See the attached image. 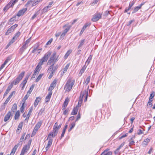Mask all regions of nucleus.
<instances>
[{
	"instance_id": "nucleus-1",
	"label": "nucleus",
	"mask_w": 155,
	"mask_h": 155,
	"mask_svg": "<svg viewBox=\"0 0 155 155\" xmlns=\"http://www.w3.org/2000/svg\"><path fill=\"white\" fill-rule=\"evenodd\" d=\"M51 54V52L50 51H48L45 54L36 67L34 71V75H37L38 74L41 68V66L43 64L44 62L47 61Z\"/></svg>"
},
{
	"instance_id": "nucleus-2",
	"label": "nucleus",
	"mask_w": 155,
	"mask_h": 155,
	"mask_svg": "<svg viewBox=\"0 0 155 155\" xmlns=\"http://www.w3.org/2000/svg\"><path fill=\"white\" fill-rule=\"evenodd\" d=\"M74 81L72 80L71 79H69L68 80L64 87V89L66 91L68 92L71 89L74 84Z\"/></svg>"
},
{
	"instance_id": "nucleus-3",
	"label": "nucleus",
	"mask_w": 155,
	"mask_h": 155,
	"mask_svg": "<svg viewBox=\"0 0 155 155\" xmlns=\"http://www.w3.org/2000/svg\"><path fill=\"white\" fill-rule=\"evenodd\" d=\"M54 63L52 64L48 70V72L50 74L48 78L49 79L51 78L53 75V74L57 69V67L56 66L54 67Z\"/></svg>"
},
{
	"instance_id": "nucleus-4",
	"label": "nucleus",
	"mask_w": 155,
	"mask_h": 155,
	"mask_svg": "<svg viewBox=\"0 0 155 155\" xmlns=\"http://www.w3.org/2000/svg\"><path fill=\"white\" fill-rule=\"evenodd\" d=\"M61 124H60L57 127V128L55 127H53V132H50L48 134V137H50V136H51L52 137H54L57 135L58 132V130L61 127Z\"/></svg>"
},
{
	"instance_id": "nucleus-5",
	"label": "nucleus",
	"mask_w": 155,
	"mask_h": 155,
	"mask_svg": "<svg viewBox=\"0 0 155 155\" xmlns=\"http://www.w3.org/2000/svg\"><path fill=\"white\" fill-rule=\"evenodd\" d=\"M56 53L54 52L52 54L49 60L48 61L47 65H50L51 63H52V64L54 63H55L58 60L57 58H56Z\"/></svg>"
},
{
	"instance_id": "nucleus-6",
	"label": "nucleus",
	"mask_w": 155,
	"mask_h": 155,
	"mask_svg": "<svg viewBox=\"0 0 155 155\" xmlns=\"http://www.w3.org/2000/svg\"><path fill=\"white\" fill-rule=\"evenodd\" d=\"M31 142V140L28 141V144L25 145L21 151V153H22L24 154L25 153L27 152L30 148Z\"/></svg>"
},
{
	"instance_id": "nucleus-7",
	"label": "nucleus",
	"mask_w": 155,
	"mask_h": 155,
	"mask_svg": "<svg viewBox=\"0 0 155 155\" xmlns=\"http://www.w3.org/2000/svg\"><path fill=\"white\" fill-rule=\"evenodd\" d=\"M18 1H14L12 3L10 2L3 9V11L5 12L10 7H13L15 3L17 2Z\"/></svg>"
},
{
	"instance_id": "nucleus-8",
	"label": "nucleus",
	"mask_w": 155,
	"mask_h": 155,
	"mask_svg": "<svg viewBox=\"0 0 155 155\" xmlns=\"http://www.w3.org/2000/svg\"><path fill=\"white\" fill-rule=\"evenodd\" d=\"M18 26V24H15L11 26L8 29L7 31L6 32L5 34V35H8L10 33L13 31Z\"/></svg>"
},
{
	"instance_id": "nucleus-9",
	"label": "nucleus",
	"mask_w": 155,
	"mask_h": 155,
	"mask_svg": "<svg viewBox=\"0 0 155 155\" xmlns=\"http://www.w3.org/2000/svg\"><path fill=\"white\" fill-rule=\"evenodd\" d=\"M53 3V2H51L49 3L48 5L45 7L41 10L42 13L47 12L48 11L51 9V5Z\"/></svg>"
},
{
	"instance_id": "nucleus-10",
	"label": "nucleus",
	"mask_w": 155,
	"mask_h": 155,
	"mask_svg": "<svg viewBox=\"0 0 155 155\" xmlns=\"http://www.w3.org/2000/svg\"><path fill=\"white\" fill-rule=\"evenodd\" d=\"M101 14L99 13H97L95 14L91 19L93 21H96L99 20L101 18Z\"/></svg>"
},
{
	"instance_id": "nucleus-11",
	"label": "nucleus",
	"mask_w": 155,
	"mask_h": 155,
	"mask_svg": "<svg viewBox=\"0 0 155 155\" xmlns=\"http://www.w3.org/2000/svg\"><path fill=\"white\" fill-rule=\"evenodd\" d=\"M51 137H52L51 136H50V137H48V138L47 140L48 139V140L47 145L45 147L46 151H47L48 150L52 145L53 140L51 138Z\"/></svg>"
},
{
	"instance_id": "nucleus-12",
	"label": "nucleus",
	"mask_w": 155,
	"mask_h": 155,
	"mask_svg": "<svg viewBox=\"0 0 155 155\" xmlns=\"http://www.w3.org/2000/svg\"><path fill=\"white\" fill-rule=\"evenodd\" d=\"M42 120H40L39 121L38 123L36 124L33 130V132L36 133L38 129L41 127V124L42 123Z\"/></svg>"
},
{
	"instance_id": "nucleus-13",
	"label": "nucleus",
	"mask_w": 155,
	"mask_h": 155,
	"mask_svg": "<svg viewBox=\"0 0 155 155\" xmlns=\"http://www.w3.org/2000/svg\"><path fill=\"white\" fill-rule=\"evenodd\" d=\"M13 86V83H12L8 87L5 92L4 93L3 97V98L5 97L8 94L9 91L12 87Z\"/></svg>"
},
{
	"instance_id": "nucleus-14",
	"label": "nucleus",
	"mask_w": 155,
	"mask_h": 155,
	"mask_svg": "<svg viewBox=\"0 0 155 155\" xmlns=\"http://www.w3.org/2000/svg\"><path fill=\"white\" fill-rule=\"evenodd\" d=\"M27 8H23L19 10L17 14L16 15L18 16L19 17L23 15L25 12L27 11Z\"/></svg>"
},
{
	"instance_id": "nucleus-15",
	"label": "nucleus",
	"mask_w": 155,
	"mask_h": 155,
	"mask_svg": "<svg viewBox=\"0 0 155 155\" xmlns=\"http://www.w3.org/2000/svg\"><path fill=\"white\" fill-rule=\"evenodd\" d=\"M57 82V80L56 79H55L50 84V87L49 89V90L51 91L54 89L56 85Z\"/></svg>"
},
{
	"instance_id": "nucleus-16",
	"label": "nucleus",
	"mask_w": 155,
	"mask_h": 155,
	"mask_svg": "<svg viewBox=\"0 0 155 155\" xmlns=\"http://www.w3.org/2000/svg\"><path fill=\"white\" fill-rule=\"evenodd\" d=\"M11 116V112L9 111L5 115L4 119V121L6 122L7 121L10 119Z\"/></svg>"
},
{
	"instance_id": "nucleus-17",
	"label": "nucleus",
	"mask_w": 155,
	"mask_h": 155,
	"mask_svg": "<svg viewBox=\"0 0 155 155\" xmlns=\"http://www.w3.org/2000/svg\"><path fill=\"white\" fill-rule=\"evenodd\" d=\"M69 101V99L68 98H66L65 99V100L63 104L62 110H64L65 109L66 107L67 106L68 104Z\"/></svg>"
},
{
	"instance_id": "nucleus-18",
	"label": "nucleus",
	"mask_w": 155,
	"mask_h": 155,
	"mask_svg": "<svg viewBox=\"0 0 155 155\" xmlns=\"http://www.w3.org/2000/svg\"><path fill=\"white\" fill-rule=\"evenodd\" d=\"M144 4V3H142L139 6H137L135 7L134 8V9L133 10V11L132 12V13H135L139 9H140L141 8L142 6Z\"/></svg>"
},
{
	"instance_id": "nucleus-19",
	"label": "nucleus",
	"mask_w": 155,
	"mask_h": 155,
	"mask_svg": "<svg viewBox=\"0 0 155 155\" xmlns=\"http://www.w3.org/2000/svg\"><path fill=\"white\" fill-rule=\"evenodd\" d=\"M25 74V72H22L16 78L19 82L24 77Z\"/></svg>"
},
{
	"instance_id": "nucleus-20",
	"label": "nucleus",
	"mask_w": 155,
	"mask_h": 155,
	"mask_svg": "<svg viewBox=\"0 0 155 155\" xmlns=\"http://www.w3.org/2000/svg\"><path fill=\"white\" fill-rule=\"evenodd\" d=\"M25 74V72H22L16 78L19 82L24 77Z\"/></svg>"
},
{
	"instance_id": "nucleus-21",
	"label": "nucleus",
	"mask_w": 155,
	"mask_h": 155,
	"mask_svg": "<svg viewBox=\"0 0 155 155\" xmlns=\"http://www.w3.org/2000/svg\"><path fill=\"white\" fill-rule=\"evenodd\" d=\"M41 98L40 97H37L34 103V106L36 107L38 105V103L41 100Z\"/></svg>"
},
{
	"instance_id": "nucleus-22",
	"label": "nucleus",
	"mask_w": 155,
	"mask_h": 155,
	"mask_svg": "<svg viewBox=\"0 0 155 155\" xmlns=\"http://www.w3.org/2000/svg\"><path fill=\"white\" fill-rule=\"evenodd\" d=\"M39 2L38 1H29L28 3L29 4H31L32 6H34L38 4Z\"/></svg>"
},
{
	"instance_id": "nucleus-23",
	"label": "nucleus",
	"mask_w": 155,
	"mask_h": 155,
	"mask_svg": "<svg viewBox=\"0 0 155 155\" xmlns=\"http://www.w3.org/2000/svg\"><path fill=\"white\" fill-rule=\"evenodd\" d=\"M52 93L51 92H49L48 95L46 97L45 99V101L46 102H48L50 101V98L51 97Z\"/></svg>"
},
{
	"instance_id": "nucleus-24",
	"label": "nucleus",
	"mask_w": 155,
	"mask_h": 155,
	"mask_svg": "<svg viewBox=\"0 0 155 155\" xmlns=\"http://www.w3.org/2000/svg\"><path fill=\"white\" fill-rule=\"evenodd\" d=\"M28 80V78H25L21 84L20 85L22 86V89H23L24 88L25 85L27 83Z\"/></svg>"
},
{
	"instance_id": "nucleus-25",
	"label": "nucleus",
	"mask_w": 155,
	"mask_h": 155,
	"mask_svg": "<svg viewBox=\"0 0 155 155\" xmlns=\"http://www.w3.org/2000/svg\"><path fill=\"white\" fill-rule=\"evenodd\" d=\"M78 108V107L76 106L74 107L72 111L71 112V114L72 115H76L77 114Z\"/></svg>"
},
{
	"instance_id": "nucleus-26",
	"label": "nucleus",
	"mask_w": 155,
	"mask_h": 155,
	"mask_svg": "<svg viewBox=\"0 0 155 155\" xmlns=\"http://www.w3.org/2000/svg\"><path fill=\"white\" fill-rule=\"evenodd\" d=\"M16 16L13 17L12 18H11L9 21L8 23L10 25H12L13 24L14 21H15L16 20Z\"/></svg>"
},
{
	"instance_id": "nucleus-27",
	"label": "nucleus",
	"mask_w": 155,
	"mask_h": 155,
	"mask_svg": "<svg viewBox=\"0 0 155 155\" xmlns=\"http://www.w3.org/2000/svg\"><path fill=\"white\" fill-rule=\"evenodd\" d=\"M134 2L133 1L132 2H130L128 8H126L124 11L125 12H127L129 11L134 5Z\"/></svg>"
},
{
	"instance_id": "nucleus-28",
	"label": "nucleus",
	"mask_w": 155,
	"mask_h": 155,
	"mask_svg": "<svg viewBox=\"0 0 155 155\" xmlns=\"http://www.w3.org/2000/svg\"><path fill=\"white\" fill-rule=\"evenodd\" d=\"M20 116V113L19 110H18L16 113L14 117V119L15 120H18V119L19 116Z\"/></svg>"
},
{
	"instance_id": "nucleus-29",
	"label": "nucleus",
	"mask_w": 155,
	"mask_h": 155,
	"mask_svg": "<svg viewBox=\"0 0 155 155\" xmlns=\"http://www.w3.org/2000/svg\"><path fill=\"white\" fill-rule=\"evenodd\" d=\"M25 134H26V133H24L22 134V135L21 136V137L20 140V142H19V143H18V144H19V145L20 144H21V145L22 144V142L23 141V140L24 139V137Z\"/></svg>"
},
{
	"instance_id": "nucleus-30",
	"label": "nucleus",
	"mask_w": 155,
	"mask_h": 155,
	"mask_svg": "<svg viewBox=\"0 0 155 155\" xmlns=\"http://www.w3.org/2000/svg\"><path fill=\"white\" fill-rule=\"evenodd\" d=\"M134 138V137H133L130 138V141H129V145L130 147L131 146L134 144L135 142L134 141L133 138Z\"/></svg>"
},
{
	"instance_id": "nucleus-31",
	"label": "nucleus",
	"mask_w": 155,
	"mask_h": 155,
	"mask_svg": "<svg viewBox=\"0 0 155 155\" xmlns=\"http://www.w3.org/2000/svg\"><path fill=\"white\" fill-rule=\"evenodd\" d=\"M17 109V105L16 104H14L12 108V110L13 112H15Z\"/></svg>"
},
{
	"instance_id": "nucleus-32",
	"label": "nucleus",
	"mask_w": 155,
	"mask_h": 155,
	"mask_svg": "<svg viewBox=\"0 0 155 155\" xmlns=\"http://www.w3.org/2000/svg\"><path fill=\"white\" fill-rule=\"evenodd\" d=\"M72 50H71V49L68 50L67 51V52L66 53V54H65V55L64 56V57L65 59H66L69 56V55H70V54L72 52Z\"/></svg>"
},
{
	"instance_id": "nucleus-33",
	"label": "nucleus",
	"mask_w": 155,
	"mask_h": 155,
	"mask_svg": "<svg viewBox=\"0 0 155 155\" xmlns=\"http://www.w3.org/2000/svg\"><path fill=\"white\" fill-rule=\"evenodd\" d=\"M28 46V45H27L24 44L22 47L20 48L21 51L22 52H23L27 48Z\"/></svg>"
},
{
	"instance_id": "nucleus-34",
	"label": "nucleus",
	"mask_w": 155,
	"mask_h": 155,
	"mask_svg": "<svg viewBox=\"0 0 155 155\" xmlns=\"http://www.w3.org/2000/svg\"><path fill=\"white\" fill-rule=\"evenodd\" d=\"M90 25L91 24L90 23H86L85 24L82 29L84 31L88 26H90Z\"/></svg>"
},
{
	"instance_id": "nucleus-35",
	"label": "nucleus",
	"mask_w": 155,
	"mask_h": 155,
	"mask_svg": "<svg viewBox=\"0 0 155 155\" xmlns=\"http://www.w3.org/2000/svg\"><path fill=\"white\" fill-rule=\"evenodd\" d=\"M67 27L64 30V31H65V32H67L70 29L71 27V26H67L66 25H65L63 27L64 28L65 27Z\"/></svg>"
},
{
	"instance_id": "nucleus-36",
	"label": "nucleus",
	"mask_w": 155,
	"mask_h": 155,
	"mask_svg": "<svg viewBox=\"0 0 155 155\" xmlns=\"http://www.w3.org/2000/svg\"><path fill=\"white\" fill-rule=\"evenodd\" d=\"M34 88V85H32L30 87L29 89V90L28 91L27 93H28V94H31V92L32 91V90Z\"/></svg>"
},
{
	"instance_id": "nucleus-37",
	"label": "nucleus",
	"mask_w": 155,
	"mask_h": 155,
	"mask_svg": "<svg viewBox=\"0 0 155 155\" xmlns=\"http://www.w3.org/2000/svg\"><path fill=\"white\" fill-rule=\"evenodd\" d=\"M84 41L85 40L84 39L82 40L81 41L78 47V48H79L81 47L83 45L84 42Z\"/></svg>"
},
{
	"instance_id": "nucleus-38",
	"label": "nucleus",
	"mask_w": 155,
	"mask_h": 155,
	"mask_svg": "<svg viewBox=\"0 0 155 155\" xmlns=\"http://www.w3.org/2000/svg\"><path fill=\"white\" fill-rule=\"evenodd\" d=\"M43 75V74H40L39 75V76L36 80L35 81L36 82H38L41 79Z\"/></svg>"
},
{
	"instance_id": "nucleus-39",
	"label": "nucleus",
	"mask_w": 155,
	"mask_h": 155,
	"mask_svg": "<svg viewBox=\"0 0 155 155\" xmlns=\"http://www.w3.org/2000/svg\"><path fill=\"white\" fill-rule=\"evenodd\" d=\"M20 32L19 31L15 35V36L13 37L16 40H17L18 38L20 35Z\"/></svg>"
},
{
	"instance_id": "nucleus-40",
	"label": "nucleus",
	"mask_w": 155,
	"mask_h": 155,
	"mask_svg": "<svg viewBox=\"0 0 155 155\" xmlns=\"http://www.w3.org/2000/svg\"><path fill=\"white\" fill-rule=\"evenodd\" d=\"M70 63L68 64L63 69V71L66 72L70 66Z\"/></svg>"
},
{
	"instance_id": "nucleus-41",
	"label": "nucleus",
	"mask_w": 155,
	"mask_h": 155,
	"mask_svg": "<svg viewBox=\"0 0 155 155\" xmlns=\"http://www.w3.org/2000/svg\"><path fill=\"white\" fill-rule=\"evenodd\" d=\"M90 76L86 78V81L85 82V83L86 84V85L88 84L89 83L90 81Z\"/></svg>"
},
{
	"instance_id": "nucleus-42",
	"label": "nucleus",
	"mask_w": 155,
	"mask_h": 155,
	"mask_svg": "<svg viewBox=\"0 0 155 155\" xmlns=\"http://www.w3.org/2000/svg\"><path fill=\"white\" fill-rule=\"evenodd\" d=\"M32 110H33V107H31L30 108V110L28 111V114H27V116H28L29 117H30L31 114V112L32 111Z\"/></svg>"
},
{
	"instance_id": "nucleus-43",
	"label": "nucleus",
	"mask_w": 155,
	"mask_h": 155,
	"mask_svg": "<svg viewBox=\"0 0 155 155\" xmlns=\"http://www.w3.org/2000/svg\"><path fill=\"white\" fill-rule=\"evenodd\" d=\"M150 141V139H149L147 138L143 142V143L145 145H147L148 143H149Z\"/></svg>"
},
{
	"instance_id": "nucleus-44",
	"label": "nucleus",
	"mask_w": 155,
	"mask_h": 155,
	"mask_svg": "<svg viewBox=\"0 0 155 155\" xmlns=\"http://www.w3.org/2000/svg\"><path fill=\"white\" fill-rule=\"evenodd\" d=\"M91 59H92V57L91 55H90L88 58L87 60V61H86V63L87 64H89L90 61L91 60Z\"/></svg>"
},
{
	"instance_id": "nucleus-45",
	"label": "nucleus",
	"mask_w": 155,
	"mask_h": 155,
	"mask_svg": "<svg viewBox=\"0 0 155 155\" xmlns=\"http://www.w3.org/2000/svg\"><path fill=\"white\" fill-rule=\"evenodd\" d=\"M154 96V93L153 92L150 94L149 100H152V99L153 98Z\"/></svg>"
},
{
	"instance_id": "nucleus-46",
	"label": "nucleus",
	"mask_w": 155,
	"mask_h": 155,
	"mask_svg": "<svg viewBox=\"0 0 155 155\" xmlns=\"http://www.w3.org/2000/svg\"><path fill=\"white\" fill-rule=\"evenodd\" d=\"M31 38H29L24 43V44L28 46V45L30 41Z\"/></svg>"
},
{
	"instance_id": "nucleus-47",
	"label": "nucleus",
	"mask_w": 155,
	"mask_h": 155,
	"mask_svg": "<svg viewBox=\"0 0 155 155\" xmlns=\"http://www.w3.org/2000/svg\"><path fill=\"white\" fill-rule=\"evenodd\" d=\"M24 103H23L22 104V105L20 108V111L21 113L23 112L24 111V110L25 107L24 106Z\"/></svg>"
},
{
	"instance_id": "nucleus-48",
	"label": "nucleus",
	"mask_w": 155,
	"mask_h": 155,
	"mask_svg": "<svg viewBox=\"0 0 155 155\" xmlns=\"http://www.w3.org/2000/svg\"><path fill=\"white\" fill-rule=\"evenodd\" d=\"M85 70V68L84 67H83L81 70L79 72V74H81V75L84 72Z\"/></svg>"
},
{
	"instance_id": "nucleus-49",
	"label": "nucleus",
	"mask_w": 155,
	"mask_h": 155,
	"mask_svg": "<svg viewBox=\"0 0 155 155\" xmlns=\"http://www.w3.org/2000/svg\"><path fill=\"white\" fill-rule=\"evenodd\" d=\"M125 142H123L117 148V150H119L124 145Z\"/></svg>"
},
{
	"instance_id": "nucleus-50",
	"label": "nucleus",
	"mask_w": 155,
	"mask_h": 155,
	"mask_svg": "<svg viewBox=\"0 0 155 155\" xmlns=\"http://www.w3.org/2000/svg\"><path fill=\"white\" fill-rule=\"evenodd\" d=\"M19 82L18 81L16 78L12 83H13V84H14L15 85H16L18 84Z\"/></svg>"
},
{
	"instance_id": "nucleus-51",
	"label": "nucleus",
	"mask_w": 155,
	"mask_h": 155,
	"mask_svg": "<svg viewBox=\"0 0 155 155\" xmlns=\"http://www.w3.org/2000/svg\"><path fill=\"white\" fill-rule=\"evenodd\" d=\"M44 110L45 109L44 108L41 109L40 110V111L38 113V115H41L43 113V112H44Z\"/></svg>"
},
{
	"instance_id": "nucleus-52",
	"label": "nucleus",
	"mask_w": 155,
	"mask_h": 155,
	"mask_svg": "<svg viewBox=\"0 0 155 155\" xmlns=\"http://www.w3.org/2000/svg\"><path fill=\"white\" fill-rule=\"evenodd\" d=\"M75 122H73L70 124L71 128L72 129L75 127Z\"/></svg>"
},
{
	"instance_id": "nucleus-53",
	"label": "nucleus",
	"mask_w": 155,
	"mask_h": 155,
	"mask_svg": "<svg viewBox=\"0 0 155 155\" xmlns=\"http://www.w3.org/2000/svg\"><path fill=\"white\" fill-rule=\"evenodd\" d=\"M23 122H21L19 124L18 126V128H19L20 129V130H21L22 127L23 126Z\"/></svg>"
},
{
	"instance_id": "nucleus-54",
	"label": "nucleus",
	"mask_w": 155,
	"mask_h": 155,
	"mask_svg": "<svg viewBox=\"0 0 155 155\" xmlns=\"http://www.w3.org/2000/svg\"><path fill=\"white\" fill-rule=\"evenodd\" d=\"M127 135H128V134L127 133H126V134H125L124 135H122V136H121L119 138V139L120 140V139H122L124 137H127Z\"/></svg>"
},
{
	"instance_id": "nucleus-55",
	"label": "nucleus",
	"mask_w": 155,
	"mask_h": 155,
	"mask_svg": "<svg viewBox=\"0 0 155 155\" xmlns=\"http://www.w3.org/2000/svg\"><path fill=\"white\" fill-rule=\"evenodd\" d=\"M11 98L8 96V97L7 98L5 101L4 104H7L8 103V101H9V100H10Z\"/></svg>"
},
{
	"instance_id": "nucleus-56",
	"label": "nucleus",
	"mask_w": 155,
	"mask_h": 155,
	"mask_svg": "<svg viewBox=\"0 0 155 155\" xmlns=\"http://www.w3.org/2000/svg\"><path fill=\"white\" fill-rule=\"evenodd\" d=\"M15 40H16L13 37L11 40L9 42V43L11 45L15 41Z\"/></svg>"
},
{
	"instance_id": "nucleus-57",
	"label": "nucleus",
	"mask_w": 155,
	"mask_h": 155,
	"mask_svg": "<svg viewBox=\"0 0 155 155\" xmlns=\"http://www.w3.org/2000/svg\"><path fill=\"white\" fill-rule=\"evenodd\" d=\"M10 59H11V58L10 57H8L5 60V61L4 62V64H6L7 63V62H8V61H10Z\"/></svg>"
},
{
	"instance_id": "nucleus-58",
	"label": "nucleus",
	"mask_w": 155,
	"mask_h": 155,
	"mask_svg": "<svg viewBox=\"0 0 155 155\" xmlns=\"http://www.w3.org/2000/svg\"><path fill=\"white\" fill-rule=\"evenodd\" d=\"M81 118V116L80 115V114L79 113H78V115L77 116V118L75 120V122L77 121H78Z\"/></svg>"
},
{
	"instance_id": "nucleus-59",
	"label": "nucleus",
	"mask_w": 155,
	"mask_h": 155,
	"mask_svg": "<svg viewBox=\"0 0 155 155\" xmlns=\"http://www.w3.org/2000/svg\"><path fill=\"white\" fill-rule=\"evenodd\" d=\"M82 101L79 100L78 102V105L76 106L78 107V108L79 107H80L81 105Z\"/></svg>"
},
{
	"instance_id": "nucleus-60",
	"label": "nucleus",
	"mask_w": 155,
	"mask_h": 155,
	"mask_svg": "<svg viewBox=\"0 0 155 155\" xmlns=\"http://www.w3.org/2000/svg\"><path fill=\"white\" fill-rule=\"evenodd\" d=\"M52 41L53 39L52 38H51L48 41L47 43H46V45H50L51 43V42Z\"/></svg>"
},
{
	"instance_id": "nucleus-61",
	"label": "nucleus",
	"mask_w": 155,
	"mask_h": 155,
	"mask_svg": "<svg viewBox=\"0 0 155 155\" xmlns=\"http://www.w3.org/2000/svg\"><path fill=\"white\" fill-rule=\"evenodd\" d=\"M29 95H30V94H28V93H27V94L25 95V96L24 97L23 100H24L25 101L28 98Z\"/></svg>"
},
{
	"instance_id": "nucleus-62",
	"label": "nucleus",
	"mask_w": 155,
	"mask_h": 155,
	"mask_svg": "<svg viewBox=\"0 0 155 155\" xmlns=\"http://www.w3.org/2000/svg\"><path fill=\"white\" fill-rule=\"evenodd\" d=\"M15 94V91H13L12 93H11V94H10V95L9 96V97L11 98L13 95Z\"/></svg>"
},
{
	"instance_id": "nucleus-63",
	"label": "nucleus",
	"mask_w": 155,
	"mask_h": 155,
	"mask_svg": "<svg viewBox=\"0 0 155 155\" xmlns=\"http://www.w3.org/2000/svg\"><path fill=\"white\" fill-rule=\"evenodd\" d=\"M152 101V100H149V101L148 102V105H149V106H152V103H151Z\"/></svg>"
},
{
	"instance_id": "nucleus-64",
	"label": "nucleus",
	"mask_w": 155,
	"mask_h": 155,
	"mask_svg": "<svg viewBox=\"0 0 155 155\" xmlns=\"http://www.w3.org/2000/svg\"><path fill=\"white\" fill-rule=\"evenodd\" d=\"M112 152L111 151H109L106 153L104 155H112Z\"/></svg>"
}]
</instances>
